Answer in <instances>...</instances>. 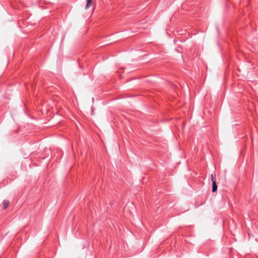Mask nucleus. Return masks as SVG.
I'll return each mask as SVG.
<instances>
[{
    "mask_svg": "<svg viewBox=\"0 0 258 258\" xmlns=\"http://www.w3.org/2000/svg\"><path fill=\"white\" fill-rule=\"evenodd\" d=\"M211 180L212 182V192H215L217 190L218 186L216 184V179L214 178L213 174H211Z\"/></svg>",
    "mask_w": 258,
    "mask_h": 258,
    "instance_id": "nucleus-1",
    "label": "nucleus"
},
{
    "mask_svg": "<svg viewBox=\"0 0 258 258\" xmlns=\"http://www.w3.org/2000/svg\"><path fill=\"white\" fill-rule=\"evenodd\" d=\"M10 205V202L8 200H4L3 201L4 209H6Z\"/></svg>",
    "mask_w": 258,
    "mask_h": 258,
    "instance_id": "nucleus-2",
    "label": "nucleus"
},
{
    "mask_svg": "<svg viewBox=\"0 0 258 258\" xmlns=\"http://www.w3.org/2000/svg\"><path fill=\"white\" fill-rule=\"evenodd\" d=\"M86 1H87V3H86L85 8H86V9H88L92 5V0H86Z\"/></svg>",
    "mask_w": 258,
    "mask_h": 258,
    "instance_id": "nucleus-3",
    "label": "nucleus"
}]
</instances>
